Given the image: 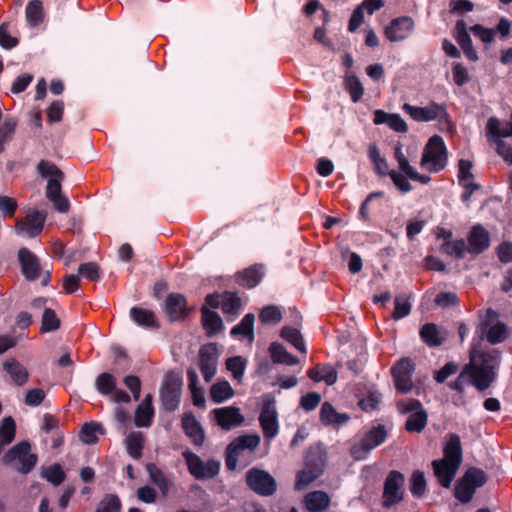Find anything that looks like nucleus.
Instances as JSON below:
<instances>
[{
    "mask_svg": "<svg viewBox=\"0 0 512 512\" xmlns=\"http://www.w3.org/2000/svg\"><path fill=\"white\" fill-rule=\"evenodd\" d=\"M462 462V450L459 436L452 434L444 447L442 459L432 462L434 474L439 483L448 488L454 479Z\"/></svg>",
    "mask_w": 512,
    "mask_h": 512,
    "instance_id": "nucleus-1",
    "label": "nucleus"
},
{
    "mask_svg": "<svg viewBox=\"0 0 512 512\" xmlns=\"http://www.w3.org/2000/svg\"><path fill=\"white\" fill-rule=\"evenodd\" d=\"M448 162V155L443 139L432 136L424 147L420 166L425 171L437 173L443 170Z\"/></svg>",
    "mask_w": 512,
    "mask_h": 512,
    "instance_id": "nucleus-2",
    "label": "nucleus"
},
{
    "mask_svg": "<svg viewBox=\"0 0 512 512\" xmlns=\"http://www.w3.org/2000/svg\"><path fill=\"white\" fill-rule=\"evenodd\" d=\"M464 368L469 382L480 391L487 389L496 376V367L493 361L482 358L481 362H478L474 353H471L470 362Z\"/></svg>",
    "mask_w": 512,
    "mask_h": 512,
    "instance_id": "nucleus-3",
    "label": "nucleus"
},
{
    "mask_svg": "<svg viewBox=\"0 0 512 512\" xmlns=\"http://www.w3.org/2000/svg\"><path fill=\"white\" fill-rule=\"evenodd\" d=\"M18 261L21 265V272L26 280L36 281L42 277V285L46 286L50 281V272L43 271L41 263L31 250L22 247L18 250Z\"/></svg>",
    "mask_w": 512,
    "mask_h": 512,
    "instance_id": "nucleus-4",
    "label": "nucleus"
},
{
    "mask_svg": "<svg viewBox=\"0 0 512 512\" xmlns=\"http://www.w3.org/2000/svg\"><path fill=\"white\" fill-rule=\"evenodd\" d=\"M186 461L190 474L198 480L211 479L215 477L220 470V462L210 459L206 462L191 451L182 453Z\"/></svg>",
    "mask_w": 512,
    "mask_h": 512,
    "instance_id": "nucleus-5",
    "label": "nucleus"
},
{
    "mask_svg": "<svg viewBox=\"0 0 512 512\" xmlns=\"http://www.w3.org/2000/svg\"><path fill=\"white\" fill-rule=\"evenodd\" d=\"M403 110L418 122L438 120L440 122L448 123L446 107L435 102H431L425 107H417L405 103L403 105Z\"/></svg>",
    "mask_w": 512,
    "mask_h": 512,
    "instance_id": "nucleus-6",
    "label": "nucleus"
},
{
    "mask_svg": "<svg viewBox=\"0 0 512 512\" xmlns=\"http://www.w3.org/2000/svg\"><path fill=\"white\" fill-rule=\"evenodd\" d=\"M246 483L252 491L262 496H270L277 490L273 476L258 468H252L246 473Z\"/></svg>",
    "mask_w": 512,
    "mask_h": 512,
    "instance_id": "nucleus-7",
    "label": "nucleus"
},
{
    "mask_svg": "<svg viewBox=\"0 0 512 512\" xmlns=\"http://www.w3.org/2000/svg\"><path fill=\"white\" fill-rule=\"evenodd\" d=\"M181 386L182 379L178 374L170 372L165 376L160 390V397L166 410L173 411L178 407Z\"/></svg>",
    "mask_w": 512,
    "mask_h": 512,
    "instance_id": "nucleus-8",
    "label": "nucleus"
},
{
    "mask_svg": "<svg viewBox=\"0 0 512 512\" xmlns=\"http://www.w3.org/2000/svg\"><path fill=\"white\" fill-rule=\"evenodd\" d=\"M386 431L383 426L372 428L368 431L359 443L351 447V456L355 460H362L374 448L384 442Z\"/></svg>",
    "mask_w": 512,
    "mask_h": 512,
    "instance_id": "nucleus-9",
    "label": "nucleus"
},
{
    "mask_svg": "<svg viewBox=\"0 0 512 512\" xmlns=\"http://www.w3.org/2000/svg\"><path fill=\"white\" fill-rule=\"evenodd\" d=\"M46 216L45 211L30 210L24 219L16 223V233L27 237L39 235L43 230Z\"/></svg>",
    "mask_w": 512,
    "mask_h": 512,
    "instance_id": "nucleus-10",
    "label": "nucleus"
},
{
    "mask_svg": "<svg viewBox=\"0 0 512 512\" xmlns=\"http://www.w3.org/2000/svg\"><path fill=\"white\" fill-rule=\"evenodd\" d=\"M414 371V365L408 358L401 359L393 368L392 374L395 387L398 392L409 393L413 389L411 380Z\"/></svg>",
    "mask_w": 512,
    "mask_h": 512,
    "instance_id": "nucleus-11",
    "label": "nucleus"
},
{
    "mask_svg": "<svg viewBox=\"0 0 512 512\" xmlns=\"http://www.w3.org/2000/svg\"><path fill=\"white\" fill-rule=\"evenodd\" d=\"M218 348L216 344L203 346L199 351V366L206 382H210L217 371Z\"/></svg>",
    "mask_w": 512,
    "mask_h": 512,
    "instance_id": "nucleus-12",
    "label": "nucleus"
},
{
    "mask_svg": "<svg viewBox=\"0 0 512 512\" xmlns=\"http://www.w3.org/2000/svg\"><path fill=\"white\" fill-rule=\"evenodd\" d=\"M404 477L398 471H392L388 475L384 485L383 505L391 507L402 499V486Z\"/></svg>",
    "mask_w": 512,
    "mask_h": 512,
    "instance_id": "nucleus-13",
    "label": "nucleus"
},
{
    "mask_svg": "<svg viewBox=\"0 0 512 512\" xmlns=\"http://www.w3.org/2000/svg\"><path fill=\"white\" fill-rule=\"evenodd\" d=\"M259 421L266 439L271 440L278 434V415L274 400L264 403Z\"/></svg>",
    "mask_w": 512,
    "mask_h": 512,
    "instance_id": "nucleus-14",
    "label": "nucleus"
},
{
    "mask_svg": "<svg viewBox=\"0 0 512 512\" xmlns=\"http://www.w3.org/2000/svg\"><path fill=\"white\" fill-rule=\"evenodd\" d=\"M30 449L28 442H20L9 450L5 455V459L8 461L18 460L21 463L20 471L28 473L37 462V456L32 454Z\"/></svg>",
    "mask_w": 512,
    "mask_h": 512,
    "instance_id": "nucleus-15",
    "label": "nucleus"
},
{
    "mask_svg": "<svg viewBox=\"0 0 512 512\" xmlns=\"http://www.w3.org/2000/svg\"><path fill=\"white\" fill-rule=\"evenodd\" d=\"M415 23L412 18L403 16L393 19L385 28L386 37L392 42L402 41L410 36Z\"/></svg>",
    "mask_w": 512,
    "mask_h": 512,
    "instance_id": "nucleus-16",
    "label": "nucleus"
},
{
    "mask_svg": "<svg viewBox=\"0 0 512 512\" xmlns=\"http://www.w3.org/2000/svg\"><path fill=\"white\" fill-rule=\"evenodd\" d=\"M212 413L217 424L224 430H230L244 422L240 409L234 406L216 408Z\"/></svg>",
    "mask_w": 512,
    "mask_h": 512,
    "instance_id": "nucleus-17",
    "label": "nucleus"
},
{
    "mask_svg": "<svg viewBox=\"0 0 512 512\" xmlns=\"http://www.w3.org/2000/svg\"><path fill=\"white\" fill-rule=\"evenodd\" d=\"M206 303L212 307H220L226 314H235L241 306L240 298L232 292L223 294H209L205 298Z\"/></svg>",
    "mask_w": 512,
    "mask_h": 512,
    "instance_id": "nucleus-18",
    "label": "nucleus"
},
{
    "mask_svg": "<svg viewBox=\"0 0 512 512\" xmlns=\"http://www.w3.org/2000/svg\"><path fill=\"white\" fill-rule=\"evenodd\" d=\"M472 167H473V164L469 160L461 159L458 163L459 183L465 190L464 193L462 194V200L464 202H467L470 199L473 191H475L479 188L478 185L476 183H474Z\"/></svg>",
    "mask_w": 512,
    "mask_h": 512,
    "instance_id": "nucleus-19",
    "label": "nucleus"
},
{
    "mask_svg": "<svg viewBox=\"0 0 512 512\" xmlns=\"http://www.w3.org/2000/svg\"><path fill=\"white\" fill-rule=\"evenodd\" d=\"M63 178L49 179L46 187V197L53 203L54 208L60 213L69 210V201L61 193V181Z\"/></svg>",
    "mask_w": 512,
    "mask_h": 512,
    "instance_id": "nucleus-20",
    "label": "nucleus"
},
{
    "mask_svg": "<svg viewBox=\"0 0 512 512\" xmlns=\"http://www.w3.org/2000/svg\"><path fill=\"white\" fill-rule=\"evenodd\" d=\"M486 137L488 140L512 137V112L509 121L504 124L498 118L490 117L486 124Z\"/></svg>",
    "mask_w": 512,
    "mask_h": 512,
    "instance_id": "nucleus-21",
    "label": "nucleus"
},
{
    "mask_svg": "<svg viewBox=\"0 0 512 512\" xmlns=\"http://www.w3.org/2000/svg\"><path fill=\"white\" fill-rule=\"evenodd\" d=\"M3 370L16 386H24L29 379V372L15 359H7L3 362Z\"/></svg>",
    "mask_w": 512,
    "mask_h": 512,
    "instance_id": "nucleus-22",
    "label": "nucleus"
},
{
    "mask_svg": "<svg viewBox=\"0 0 512 512\" xmlns=\"http://www.w3.org/2000/svg\"><path fill=\"white\" fill-rule=\"evenodd\" d=\"M489 233L482 226H474L469 234L468 252L470 253H481L489 246Z\"/></svg>",
    "mask_w": 512,
    "mask_h": 512,
    "instance_id": "nucleus-23",
    "label": "nucleus"
},
{
    "mask_svg": "<svg viewBox=\"0 0 512 512\" xmlns=\"http://www.w3.org/2000/svg\"><path fill=\"white\" fill-rule=\"evenodd\" d=\"M482 333L491 344H497L508 337V328L498 320H488L482 326Z\"/></svg>",
    "mask_w": 512,
    "mask_h": 512,
    "instance_id": "nucleus-24",
    "label": "nucleus"
},
{
    "mask_svg": "<svg viewBox=\"0 0 512 512\" xmlns=\"http://www.w3.org/2000/svg\"><path fill=\"white\" fill-rule=\"evenodd\" d=\"M373 122L376 125L387 124L392 130L405 133L408 130L406 122L399 114H389L383 110H375Z\"/></svg>",
    "mask_w": 512,
    "mask_h": 512,
    "instance_id": "nucleus-25",
    "label": "nucleus"
},
{
    "mask_svg": "<svg viewBox=\"0 0 512 512\" xmlns=\"http://www.w3.org/2000/svg\"><path fill=\"white\" fill-rule=\"evenodd\" d=\"M165 312L170 320L181 319L186 314V299L181 294H170L165 302Z\"/></svg>",
    "mask_w": 512,
    "mask_h": 512,
    "instance_id": "nucleus-26",
    "label": "nucleus"
},
{
    "mask_svg": "<svg viewBox=\"0 0 512 512\" xmlns=\"http://www.w3.org/2000/svg\"><path fill=\"white\" fill-rule=\"evenodd\" d=\"M395 158L398 162V168L401 172L406 174L410 179L419 181L422 184H427L431 178L427 175L419 174L410 164L408 158L403 153L400 146L395 148Z\"/></svg>",
    "mask_w": 512,
    "mask_h": 512,
    "instance_id": "nucleus-27",
    "label": "nucleus"
},
{
    "mask_svg": "<svg viewBox=\"0 0 512 512\" xmlns=\"http://www.w3.org/2000/svg\"><path fill=\"white\" fill-rule=\"evenodd\" d=\"M182 426L186 435L191 439L195 445H202L204 441V433L199 424L192 414H184L182 418Z\"/></svg>",
    "mask_w": 512,
    "mask_h": 512,
    "instance_id": "nucleus-28",
    "label": "nucleus"
},
{
    "mask_svg": "<svg viewBox=\"0 0 512 512\" xmlns=\"http://www.w3.org/2000/svg\"><path fill=\"white\" fill-rule=\"evenodd\" d=\"M304 503L308 511L322 512L329 507L330 497L326 492L313 491L305 496Z\"/></svg>",
    "mask_w": 512,
    "mask_h": 512,
    "instance_id": "nucleus-29",
    "label": "nucleus"
},
{
    "mask_svg": "<svg viewBox=\"0 0 512 512\" xmlns=\"http://www.w3.org/2000/svg\"><path fill=\"white\" fill-rule=\"evenodd\" d=\"M320 419L325 425L340 426L346 424L350 417L346 413H338L330 403L325 402L320 410Z\"/></svg>",
    "mask_w": 512,
    "mask_h": 512,
    "instance_id": "nucleus-30",
    "label": "nucleus"
},
{
    "mask_svg": "<svg viewBox=\"0 0 512 512\" xmlns=\"http://www.w3.org/2000/svg\"><path fill=\"white\" fill-rule=\"evenodd\" d=\"M260 443V437L257 434H246L235 438L228 446L229 451L241 454L245 450L253 451Z\"/></svg>",
    "mask_w": 512,
    "mask_h": 512,
    "instance_id": "nucleus-31",
    "label": "nucleus"
},
{
    "mask_svg": "<svg viewBox=\"0 0 512 512\" xmlns=\"http://www.w3.org/2000/svg\"><path fill=\"white\" fill-rule=\"evenodd\" d=\"M130 317L133 321L145 328H155L158 327V323L154 313L150 310L141 308V307H133L130 310Z\"/></svg>",
    "mask_w": 512,
    "mask_h": 512,
    "instance_id": "nucleus-32",
    "label": "nucleus"
},
{
    "mask_svg": "<svg viewBox=\"0 0 512 512\" xmlns=\"http://www.w3.org/2000/svg\"><path fill=\"white\" fill-rule=\"evenodd\" d=\"M235 392L228 381L214 383L210 388V397L215 403H222L234 396Z\"/></svg>",
    "mask_w": 512,
    "mask_h": 512,
    "instance_id": "nucleus-33",
    "label": "nucleus"
},
{
    "mask_svg": "<svg viewBox=\"0 0 512 512\" xmlns=\"http://www.w3.org/2000/svg\"><path fill=\"white\" fill-rule=\"evenodd\" d=\"M202 322L204 329L209 336L218 333L223 328L220 316L206 307L202 308Z\"/></svg>",
    "mask_w": 512,
    "mask_h": 512,
    "instance_id": "nucleus-34",
    "label": "nucleus"
},
{
    "mask_svg": "<svg viewBox=\"0 0 512 512\" xmlns=\"http://www.w3.org/2000/svg\"><path fill=\"white\" fill-rule=\"evenodd\" d=\"M16 425L12 417H5L0 422V453L15 437Z\"/></svg>",
    "mask_w": 512,
    "mask_h": 512,
    "instance_id": "nucleus-35",
    "label": "nucleus"
},
{
    "mask_svg": "<svg viewBox=\"0 0 512 512\" xmlns=\"http://www.w3.org/2000/svg\"><path fill=\"white\" fill-rule=\"evenodd\" d=\"M188 381H189V389L192 394L193 404L198 407H205V397L203 390L197 386L198 383V374L196 370L190 368L187 371Z\"/></svg>",
    "mask_w": 512,
    "mask_h": 512,
    "instance_id": "nucleus-36",
    "label": "nucleus"
},
{
    "mask_svg": "<svg viewBox=\"0 0 512 512\" xmlns=\"http://www.w3.org/2000/svg\"><path fill=\"white\" fill-rule=\"evenodd\" d=\"M271 358L274 363L295 365L298 359L291 355L281 344L272 343L269 348Z\"/></svg>",
    "mask_w": 512,
    "mask_h": 512,
    "instance_id": "nucleus-37",
    "label": "nucleus"
},
{
    "mask_svg": "<svg viewBox=\"0 0 512 512\" xmlns=\"http://www.w3.org/2000/svg\"><path fill=\"white\" fill-rule=\"evenodd\" d=\"M308 376L315 382L324 381L327 385H332L337 380V373L330 366H317L308 371Z\"/></svg>",
    "mask_w": 512,
    "mask_h": 512,
    "instance_id": "nucleus-38",
    "label": "nucleus"
},
{
    "mask_svg": "<svg viewBox=\"0 0 512 512\" xmlns=\"http://www.w3.org/2000/svg\"><path fill=\"white\" fill-rule=\"evenodd\" d=\"M146 468L149 473L150 480L160 489L162 494L166 496L170 489V481L155 464L149 463Z\"/></svg>",
    "mask_w": 512,
    "mask_h": 512,
    "instance_id": "nucleus-39",
    "label": "nucleus"
},
{
    "mask_svg": "<svg viewBox=\"0 0 512 512\" xmlns=\"http://www.w3.org/2000/svg\"><path fill=\"white\" fill-rule=\"evenodd\" d=\"M322 474V470L320 468H305L302 471L298 472L295 489L303 490L313 481H315Z\"/></svg>",
    "mask_w": 512,
    "mask_h": 512,
    "instance_id": "nucleus-40",
    "label": "nucleus"
},
{
    "mask_svg": "<svg viewBox=\"0 0 512 512\" xmlns=\"http://www.w3.org/2000/svg\"><path fill=\"white\" fill-rule=\"evenodd\" d=\"M281 337L290 342L300 352L306 353V345L299 330L291 327H283Z\"/></svg>",
    "mask_w": 512,
    "mask_h": 512,
    "instance_id": "nucleus-41",
    "label": "nucleus"
},
{
    "mask_svg": "<svg viewBox=\"0 0 512 512\" xmlns=\"http://www.w3.org/2000/svg\"><path fill=\"white\" fill-rule=\"evenodd\" d=\"M127 452L135 459L141 457L143 447V435L140 432H132L126 438Z\"/></svg>",
    "mask_w": 512,
    "mask_h": 512,
    "instance_id": "nucleus-42",
    "label": "nucleus"
},
{
    "mask_svg": "<svg viewBox=\"0 0 512 512\" xmlns=\"http://www.w3.org/2000/svg\"><path fill=\"white\" fill-rule=\"evenodd\" d=\"M17 120L7 117L0 126V152L4 150V144L10 141L17 127Z\"/></svg>",
    "mask_w": 512,
    "mask_h": 512,
    "instance_id": "nucleus-43",
    "label": "nucleus"
},
{
    "mask_svg": "<svg viewBox=\"0 0 512 512\" xmlns=\"http://www.w3.org/2000/svg\"><path fill=\"white\" fill-rule=\"evenodd\" d=\"M426 423L427 414L423 409H421L419 411L411 413V415L408 417L406 421V429L409 432H421L426 426Z\"/></svg>",
    "mask_w": 512,
    "mask_h": 512,
    "instance_id": "nucleus-44",
    "label": "nucleus"
},
{
    "mask_svg": "<svg viewBox=\"0 0 512 512\" xmlns=\"http://www.w3.org/2000/svg\"><path fill=\"white\" fill-rule=\"evenodd\" d=\"M97 433H103L102 426L91 422L83 425L80 432V439L85 444H94L98 441Z\"/></svg>",
    "mask_w": 512,
    "mask_h": 512,
    "instance_id": "nucleus-45",
    "label": "nucleus"
},
{
    "mask_svg": "<svg viewBox=\"0 0 512 512\" xmlns=\"http://www.w3.org/2000/svg\"><path fill=\"white\" fill-rule=\"evenodd\" d=\"M345 89L350 94L353 102H358L363 94L364 88L360 80L354 75H348L345 78Z\"/></svg>",
    "mask_w": 512,
    "mask_h": 512,
    "instance_id": "nucleus-46",
    "label": "nucleus"
},
{
    "mask_svg": "<svg viewBox=\"0 0 512 512\" xmlns=\"http://www.w3.org/2000/svg\"><path fill=\"white\" fill-rule=\"evenodd\" d=\"M441 250L443 253H446L448 255L462 258L464 257L466 251H468V248L465 244V241L463 239H459L456 241H446L442 244Z\"/></svg>",
    "mask_w": 512,
    "mask_h": 512,
    "instance_id": "nucleus-47",
    "label": "nucleus"
},
{
    "mask_svg": "<svg viewBox=\"0 0 512 512\" xmlns=\"http://www.w3.org/2000/svg\"><path fill=\"white\" fill-rule=\"evenodd\" d=\"M253 324H254V315L247 314L244 316V318L241 320V322L231 330V334L249 337L250 341H252L253 340Z\"/></svg>",
    "mask_w": 512,
    "mask_h": 512,
    "instance_id": "nucleus-48",
    "label": "nucleus"
},
{
    "mask_svg": "<svg viewBox=\"0 0 512 512\" xmlns=\"http://www.w3.org/2000/svg\"><path fill=\"white\" fill-rule=\"evenodd\" d=\"M26 19L31 26H36L42 22L43 9L40 1L33 0L29 2L26 7Z\"/></svg>",
    "mask_w": 512,
    "mask_h": 512,
    "instance_id": "nucleus-49",
    "label": "nucleus"
},
{
    "mask_svg": "<svg viewBox=\"0 0 512 512\" xmlns=\"http://www.w3.org/2000/svg\"><path fill=\"white\" fill-rule=\"evenodd\" d=\"M38 173L43 177L49 179L64 178L63 172L52 162L41 160L37 165Z\"/></svg>",
    "mask_w": 512,
    "mask_h": 512,
    "instance_id": "nucleus-50",
    "label": "nucleus"
},
{
    "mask_svg": "<svg viewBox=\"0 0 512 512\" xmlns=\"http://www.w3.org/2000/svg\"><path fill=\"white\" fill-rule=\"evenodd\" d=\"M153 417V408L148 403H141L135 412V424L138 427H148Z\"/></svg>",
    "mask_w": 512,
    "mask_h": 512,
    "instance_id": "nucleus-51",
    "label": "nucleus"
},
{
    "mask_svg": "<svg viewBox=\"0 0 512 512\" xmlns=\"http://www.w3.org/2000/svg\"><path fill=\"white\" fill-rule=\"evenodd\" d=\"M95 384L101 394L109 395L116 388V379L109 373H102L97 377Z\"/></svg>",
    "mask_w": 512,
    "mask_h": 512,
    "instance_id": "nucleus-52",
    "label": "nucleus"
},
{
    "mask_svg": "<svg viewBox=\"0 0 512 512\" xmlns=\"http://www.w3.org/2000/svg\"><path fill=\"white\" fill-rule=\"evenodd\" d=\"M42 476L54 486L60 485L65 479V473L59 464L43 469Z\"/></svg>",
    "mask_w": 512,
    "mask_h": 512,
    "instance_id": "nucleus-53",
    "label": "nucleus"
},
{
    "mask_svg": "<svg viewBox=\"0 0 512 512\" xmlns=\"http://www.w3.org/2000/svg\"><path fill=\"white\" fill-rule=\"evenodd\" d=\"M421 338L430 346H438L442 343V338L434 324H425L420 330Z\"/></svg>",
    "mask_w": 512,
    "mask_h": 512,
    "instance_id": "nucleus-54",
    "label": "nucleus"
},
{
    "mask_svg": "<svg viewBox=\"0 0 512 512\" xmlns=\"http://www.w3.org/2000/svg\"><path fill=\"white\" fill-rule=\"evenodd\" d=\"M262 278V272L259 267H251L249 269H246L241 275H240V284L252 288L255 287Z\"/></svg>",
    "mask_w": 512,
    "mask_h": 512,
    "instance_id": "nucleus-55",
    "label": "nucleus"
},
{
    "mask_svg": "<svg viewBox=\"0 0 512 512\" xmlns=\"http://www.w3.org/2000/svg\"><path fill=\"white\" fill-rule=\"evenodd\" d=\"M465 482H469L474 488H479L486 483L487 477L483 470L472 467L469 468L461 478Z\"/></svg>",
    "mask_w": 512,
    "mask_h": 512,
    "instance_id": "nucleus-56",
    "label": "nucleus"
},
{
    "mask_svg": "<svg viewBox=\"0 0 512 512\" xmlns=\"http://www.w3.org/2000/svg\"><path fill=\"white\" fill-rule=\"evenodd\" d=\"M395 308L393 312V318L398 320L405 316H407L411 311V304L409 302V298L404 295L400 294L395 297L394 300Z\"/></svg>",
    "mask_w": 512,
    "mask_h": 512,
    "instance_id": "nucleus-57",
    "label": "nucleus"
},
{
    "mask_svg": "<svg viewBox=\"0 0 512 512\" xmlns=\"http://www.w3.org/2000/svg\"><path fill=\"white\" fill-rule=\"evenodd\" d=\"M60 326V320L56 313L49 308H45L42 316L41 331L44 333L54 331Z\"/></svg>",
    "mask_w": 512,
    "mask_h": 512,
    "instance_id": "nucleus-58",
    "label": "nucleus"
},
{
    "mask_svg": "<svg viewBox=\"0 0 512 512\" xmlns=\"http://www.w3.org/2000/svg\"><path fill=\"white\" fill-rule=\"evenodd\" d=\"M475 491L476 488H474L473 485L461 479L456 485L455 497L462 503H468L472 499Z\"/></svg>",
    "mask_w": 512,
    "mask_h": 512,
    "instance_id": "nucleus-59",
    "label": "nucleus"
},
{
    "mask_svg": "<svg viewBox=\"0 0 512 512\" xmlns=\"http://www.w3.org/2000/svg\"><path fill=\"white\" fill-rule=\"evenodd\" d=\"M121 502L115 495H106L98 504L95 512H120Z\"/></svg>",
    "mask_w": 512,
    "mask_h": 512,
    "instance_id": "nucleus-60",
    "label": "nucleus"
},
{
    "mask_svg": "<svg viewBox=\"0 0 512 512\" xmlns=\"http://www.w3.org/2000/svg\"><path fill=\"white\" fill-rule=\"evenodd\" d=\"M78 275L90 281H97L100 279V268L95 262L83 263L78 267Z\"/></svg>",
    "mask_w": 512,
    "mask_h": 512,
    "instance_id": "nucleus-61",
    "label": "nucleus"
},
{
    "mask_svg": "<svg viewBox=\"0 0 512 512\" xmlns=\"http://www.w3.org/2000/svg\"><path fill=\"white\" fill-rule=\"evenodd\" d=\"M226 367L232 373L233 378L240 381L245 370V360L240 356L229 358L226 361Z\"/></svg>",
    "mask_w": 512,
    "mask_h": 512,
    "instance_id": "nucleus-62",
    "label": "nucleus"
},
{
    "mask_svg": "<svg viewBox=\"0 0 512 512\" xmlns=\"http://www.w3.org/2000/svg\"><path fill=\"white\" fill-rule=\"evenodd\" d=\"M411 492L414 496L421 497L426 490V480L424 474L420 471L413 472L411 479Z\"/></svg>",
    "mask_w": 512,
    "mask_h": 512,
    "instance_id": "nucleus-63",
    "label": "nucleus"
},
{
    "mask_svg": "<svg viewBox=\"0 0 512 512\" xmlns=\"http://www.w3.org/2000/svg\"><path fill=\"white\" fill-rule=\"evenodd\" d=\"M259 318L263 323L276 324L281 321L282 313L277 306H267L261 311Z\"/></svg>",
    "mask_w": 512,
    "mask_h": 512,
    "instance_id": "nucleus-64",
    "label": "nucleus"
}]
</instances>
